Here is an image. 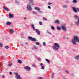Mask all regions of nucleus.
<instances>
[{
	"label": "nucleus",
	"instance_id": "58",
	"mask_svg": "<svg viewBox=\"0 0 79 79\" xmlns=\"http://www.w3.org/2000/svg\"><path fill=\"white\" fill-rule=\"evenodd\" d=\"M11 0V1H13V0Z\"/></svg>",
	"mask_w": 79,
	"mask_h": 79
},
{
	"label": "nucleus",
	"instance_id": "36",
	"mask_svg": "<svg viewBox=\"0 0 79 79\" xmlns=\"http://www.w3.org/2000/svg\"><path fill=\"white\" fill-rule=\"evenodd\" d=\"M65 3H69V2L68 1H66Z\"/></svg>",
	"mask_w": 79,
	"mask_h": 79
},
{
	"label": "nucleus",
	"instance_id": "1",
	"mask_svg": "<svg viewBox=\"0 0 79 79\" xmlns=\"http://www.w3.org/2000/svg\"><path fill=\"white\" fill-rule=\"evenodd\" d=\"M79 38L78 37L75 36L74 37L73 39L72 40L71 42L72 44H73V45H77V43H76V42H77Z\"/></svg>",
	"mask_w": 79,
	"mask_h": 79
},
{
	"label": "nucleus",
	"instance_id": "17",
	"mask_svg": "<svg viewBox=\"0 0 79 79\" xmlns=\"http://www.w3.org/2000/svg\"><path fill=\"white\" fill-rule=\"evenodd\" d=\"M18 63L20 64H21V63H22V61H21V60H18Z\"/></svg>",
	"mask_w": 79,
	"mask_h": 79
},
{
	"label": "nucleus",
	"instance_id": "51",
	"mask_svg": "<svg viewBox=\"0 0 79 79\" xmlns=\"http://www.w3.org/2000/svg\"><path fill=\"white\" fill-rule=\"evenodd\" d=\"M15 2H16V3H18V1H16Z\"/></svg>",
	"mask_w": 79,
	"mask_h": 79
},
{
	"label": "nucleus",
	"instance_id": "13",
	"mask_svg": "<svg viewBox=\"0 0 79 79\" xmlns=\"http://www.w3.org/2000/svg\"><path fill=\"white\" fill-rule=\"evenodd\" d=\"M6 24L7 26H9V25H11V23L10 22H7L6 23Z\"/></svg>",
	"mask_w": 79,
	"mask_h": 79
},
{
	"label": "nucleus",
	"instance_id": "21",
	"mask_svg": "<svg viewBox=\"0 0 79 79\" xmlns=\"http://www.w3.org/2000/svg\"><path fill=\"white\" fill-rule=\"evenodd\" d=\"M62 7L64 8H67L68 6L66 5H64Z\"/></svg>",
	"mask_w": 79,
	"mask_h": 79
},
{
	"label": "nucleus",
	"instance_id": "10",
	"mask_svg": "<svg viewBox=\"0 0 79 79\" xmlns=\"http://www.w3.org/2000/svg\"><path fill=\"white\" fill-rule=\"evenodd\" d=\"M55 23H56V24H59L60 23L58 20H56L55 21Z\"/></svg>",
	"mask_w": 79,
	"mask_h": 79
},
{
	"label": "nucleus",
	"instance_id": "38",
	"mask_svg": "<svg viewBox=\"0 0 79 79\" xmlns=\"http://www.w3.org/2000/svg\"><path fill=\"white\" fill-rule=\"evenodd\" d=\"M39 24L40 25H42V22H39Z\"/></svg>",
	"mask_w": 79,
	"mask_h": 79
},
{
	"label": "nucleus",
	"instance_id": "52",
	"mask_svg": "<svg viewBox=\"0 0 79 79\" xmlns=\"http://www.w3.org/2000/svg\"><path fill=\"white\" fill-rule=\"evenodd\" d=\"M21 46H22V47H23V46H24V45H23V44H21Z\"/></svg>",
	"mask_w": 79,
	"mask_h": 79
},
{
	"label": "nucleus",
	"instance_id": "28",
	"mask_svg": "<svg viewBox=\"0 0 79 79\" xmlns=\"http://www.w3.org/2000/svg\"><path fill=\"white\" fill-rule=\"evenodd\" d=\"M76 2H77V1H76V0H73V3H76Z\"/></svg>",
	"mask_w": 79,
	"mask_h": 79
},
{
	"label": "nucleus",
	"instance_id": "29",
	"mask_svg": "<svg viewBox=\"0 0 79 79\" xmlns=\"http://www.w3.org/2000/svg\"><path fill=\"white\" fill-rule=\"evenodd\" d=\"M12 64H12V63H9L8 64V66H10V67L11 66V65H12Z\"/></svg>",
	"mask_w": 79,
	"mask_h": 79
},
{
	"label": "nucleus",
	"instance_id": "42",
	"mask_svg": "<svg viewBox=\"0 0 79 79\" xmlns=\"http://www.w3.org/2000/svg\"><path fill=\"white\" fill-rule=\"evenodd\" d=\"M48 8L49 9H51V7H50V6H48Z\"/></svg>",
	"mask_w": 79,
	"mask_h": 79
},
{
	"label": "nucleus",
	"instance_id": "16",
	"mask_svg": "<svg viewBox=\"0 0 79 79\" xmlns=\"http://www.w3.org/2000/svg\"><path fill=\"white\" fill-rule=\"evenodd\" d=\"M31 41H32L33 42H35L37 41V40H36V39H35V38H33L31 40Z\"/></svg>",
	"mask_w": 79,
	"mask_h": 79
},
{
	"label": "nucleus",
	"instance_id": "24",
	"mask_svg": "<svg viewBox=\"0 0 79 79\" xmlns=\"http://www.w3.org/2000/svg\"><path fill=\"white\" fill-rule=\"evenodd\" d=\"M0 47H3V44L0 42Z\"/></svg>",
	"mask_w": 79,
	"mask_h": 79
},
{
	"label": "nucleus",
	"instance_id": "43",
	"mask_svg": "<svg viewBox=\"0 0 79 79\" xmlns=\"http://www.w3.org/2000/svg\"><path fill=\"white\" fill-rule=\"evenodd\" d=\"M39 79H44V78H43V77H40Z\"/></svg>",
	"mask_w": 79,
	"mask_h": 79
},
{
	"label": "nucleus",
	"instance_id": "7",
	"mask_svg": "<svg viewBox=\"0 0 79 79\" xmlns=\"http://www.w3.org/2000/svg\"><path fill=\"white\" fill-rule=\"evenodd\" d=\"M72 8L73 9V11L75 13H77V12H79V8H78L76 9L75 7H72Z\"/></svg>",
	"mask_w": 79,
	"mask_h": 79
},
{
	"label": "nucleus",
	"instance_id": "23",
	"mask_svg": "<svg viewBox=\"0 0 79 79\" xmlns=\"http://www.w3.org/2000/svg\"><path fill=\"white\" fill-rule=\"evenodd\" d=\"M34 48H35V49L36 50H37V49H38V47H37V46H36L35 45V46H34Z\"/></svg>",
	"mask_w": 79,
	"mask_h": 79
},
{
	"label": "nucleus",
	"instance_id": "3",
	"mask_svg": "<svg viewBox=\"0 0 79 79\" xmlns=\"http://www.w3.org/2000/svg\"><path fill=\"white\" fill-rule=\"evenodd\" d=\"M58 48H60V46L58 45V44L55 43H54V46H53V48L55 50H58Z\"/></svg>",
	"mask_w": 79,
	"mask_h": 79
},
{
	"label": "nucleus",
	"instance_id": "55",
	"mask_svg": "<svg viewBox=\"0 0 79 79\" xmlns=\"http://www.w3.org/2000/svg\"><path fill=\"white\" fill-rule=\"evenodd\" d=\"M27 43H25V44H26V45H27Z\"/></svg>",
	"mask_w": 79,
	"mask_h": 79
},
{
	"label": "nucleus",
	"instance_id": "11",
	"mask_svg": "<svg viewBox=\"0 0 79 79\" xmlns=\"http://www.w3.org/2000/svg\"><path fill=\"white\" fill-rule=\"evenodd\" d=\"M9 18H13V15L9 14Z\"/></svg>",
	"mask_w": 79,
	"mask_h": 79
},
{
	"label": "nucleus",
	"instance_id": "26",
	"mask_svg": "<svg viewBox=\"0 0 79 79\" xmlns=\"http://www.w3.org/2000/svg\"><path fill=\"white\" fill-rule=\"evenodd\" d=\"M28 39H29V40H32L33 38L32 37L29 36V37H28Z\"/></svg>",
	"mask_w": 79,
	"mask_h": 79
},
{
	"label": "nucleus",
	"instance_id": "35",
	"mask_svg": "<svg viewBox=\"0 0 79 79\" xmlns=\"http://www.w3.org/2000/svg\"><path fill=\"white\" fill-rule=\"evenodd\" d=\"M47 33H48V34H49L50 35H52V33L48 31L47 32Z\"/></svg>",
	"mask_w": 79,
	"mask_h": 79
},
{
	"label": "nucleus",
	"instance_id": "2",
	"mask_svg": "<svg viewBox=\"0 0 79 79\" xmlns=\"http://www.w3.org/2000/svg\"><path fill=\"white\" fill-rule=\"evenodd\" d=\"M31 27L32 28L34 31H35V32L37 33L38 35H40V31H39L38 29H35L34 25L33 24H31Z\"/></svg>",
	"mask_w": 79,
	"mask_h": 79
},
{
	"label": "nucleus",
	"instance_id": "12",
	"mask_svg": "<svg viewBox=\"0 0 79 79\" xmlns=\"http://www.w3.org/2000/svg\"><path fill=\"white\" fill-rule=\"evenodd\" d=\"M74 18L75 19H79V17L76 15H74Z\"/></svg>",
	"mask_w": 79,
	"mask_h": 79
},
{
	"label": "nucleus",
	"instance_id": "57",
	"mask_svg": "<svg viewBox=\"0 0 79 79\" xmlns=\"http://www.w3.org/2000/svg\"><path fill=\"white\" fill-rule=\"evenodd\" d=\"M52 77H53V76H52Z\"/></svg>",
	"mask_w": 79,
	"mask_h": 79
},
{
	"label": "nucleus",
	"instance_id": "30",
	"mask_svg": "<svg viewBox=\"0 0 79 79\" xmlns=\"http://www.w3.org/2000/svg\"><path fill=\"white\" fill-rule=\"evenodd\" d=\"M43 19L44 21H47V19H45V17H43Z\"/></svg>",
	"mask_w": 79,
	"mask_h": 79
},
{
	"label": "nucleus",
	"instance_id": "39",
	"mask_svg": "<svg viewBox=\"0 0 79 79\" xmlns=\"http://www.w3.org/2000/svg\"><path fill=\"white\" fill-rule=\"evenodd\" d=\"M39 13H43V12H42V11H40L39 12Z\"/></svg>",
	"mask_w": 79,
	"mask_h": 79
},
{
	"label": "nucleus",
	"instance_id": "4",
	"mask_svg": "<svg viewBox=\"0 0 79 79\" xmlns=\"http://www.w3.org/2000/svg\"><path fill=\"white\" fill-rule=\"evenodd\" d=\"M61 28L64 32H66L67 31V28L66 27V25L65 24L62 25V26L61 27Z\"/></svg>",
	"mask_w": 79,
	"mask_h": 79
},
{
	"label": "nucleus",
	"instance_id": "27",
	"mask_svg": "<svg viewBox=\"0 0 79 79\" xmlns=\"http://www.w3.org/2000/svg\"><path fill=\"white\" fill-rule=\"evenodd\" d=\"M29 4H30V5H34V2H31L30 3H29Z\"/></svg>",
	"mask_w": 79,
	"mask_h": 79
},
{
	"label": "nucleus",
	"instance_id": "50",
	"mask_svg": "<svg viewBox=\"0 0 79 79\" xmlns=\"http://www.w3.org/2000/svg\"><path fill=\"white\" fill-rule=\"evenodd\" d=\"M40 66H42L43 65V64L42 63H41L40 64Z\"/></svg>",
	"mask_w": 79,
	"mask_h": 79
},
{
	"label": "nucleus",
	"instance_id": "31",
	"mask_svg": "<svg viewBox=\"0 0 79 79\" xmlns=\"http://www.w3.org/2000/svg\"><path fill=\"white\" fill-rule=\"evenodd\" d=\"M5 48L6 49H8V48H9V47L8 46H6L5 47Z\"/></svg>",
	"mask_w": 79,
	"mask_h": 79
},
{
	"label": "nucleus",
	"instance_id": "53",
	"mask_svg": "<svg viewBox=\"0 0 79 79\" xmlns=\"http://www.w3.org/2000/svg\"><path fill=\"white\" fill-rule=\"evenodd\" d=\"M52 76H53L54 75H55V74L53 73H52Z\"/></svg>",
	"mask_w": 79,
	"mask_h": 79
},
{
	"label": "nucleus",
	"instance_id": "48",
	"mask_svg": "<svg viewBox=\"0 0 79 79\" xmlns=\"http://www.w3.org/2000/svg\"><path fill=\"white\" fill-rule=\"evenodd\" d=\"M24 19H25V20H27V17H25L24 18Z\"/></svg>",
	"mask_w": 79,
	"mask_h": 79
},
{
	"label": "nucleus",
	"instance_id": "14",
	"mask_svg": "<svg viewBox=\"0 0 79 79\" xmlns=\"http://www.w3.org/2000/svg\"><path fill=\"white\" fill-rule=\"evenodd\" d=\"M57 29L58 31H60V30H61V27L60 26H57Z\"/></svg>",
	"mask_w": 79,
	"mask_h": 79
},
{
	"label": "nucleus",
	"instance_id": "6",
	"mask_svg": "<svg viewBox=\"0 0 79 79\" xmlns=\"http://www.w3.org/2000/svg\"><path fill=\"white\" fill-rule=\"evenodd\" d=\"M27 9L28 11H32V8L31 7V5L30 4H28L27 5Z\"/></svg>",
	"mask_w": 79,
	"mask_h": 79
},
{
	"label": "nucleus",
	"instance_id": "18",
	"mask_svg": "<svg viewBox=\"0 0 79 79\" xmlns=\"http://www.w3.org/2000/svg\"><path fill=\"white\" fill-rule=\"evenodd\" d=\"M78 22L76 23V25H79V18L77 19Z\"/></svg>",
	"mask_w": 79,
	"mask_h": 79
},
{
	"label": "nucleus",
	"instance_id": "49",
	"mask_svg": "<svg viewBox=\"0 0 79 79\" xmlns=\"http://www.w3.org/2000/svg\"><path fill=\"white\" fill-rule=\"evenodd\" d=\"M5 77V76L4 75H2V78H4V77Z\"/></svg>",
	"mask_w": 79,
	"mask_h": 79
},
{
	"label": "nucleus",
	"instance_id": "22",
	"mask_svg": "<svg viewBox=\"0 0 79 79\" xmlns=\"http://www.w3.org/2000/svg\"><path fill=\"white\" fill-rule=\"evenodd\" d=\"M35 9H36V10H37L38 11H40V8L39 7H35Z\"/></svg>",
	"mask_w": 79,
	"mask_h": 79
},
{
	"label": "nucleus",
	"instance_id": "5",
	"mask_svg": "<svg viewBox=\"0 0 79 79\" xmlns=\"http://www.w3.org/2000/svg\"><path fill=\"white\" fill-rule=\"evenodd\" d=\"M14 74L15 75V77L17 79H21L20 75L18 74V73L15 72L14 73Z\"/></svg>",
	"mask_w": 79,
	"mask_h": 79
},
{
	"label": "nucleus",
	"instance_id": "15",
	"mask_svg": "<svg viewBox=\"0 0 79 79\" xmlns=\"http://www.w3.org/2000/svg\"><path fill=\"white\" fill-rule=\"evenodd\" d=\"M3 8L4 10H6V11H8V10H9V9L6 7H4Z\"/></svg>",
	"mask_w": 79,
	"mask_h": 79
},
{
	"label": "nucleus",
	"instance_id": "61",
	"mask_svg": "<svg viewBox=\"0 0 79 79\" xmlns=\"http://www.w3.org/2000/svg\"><path fill=\"white\" fill-rule=\"evenodd\" d=\"M1 65L0 64V66Z\"/></svg>",
	"mask_w": 79,
	"mask_h": 79
},
{
	"label": "nucleus",
	"instance_id": "19",
	"mask_svg": "<svg viewBox=\"0 0 79 79\" xmlns=\"http://www.w3.org/2000/svg\"><path fill=\"white\" fill-rule=\"evenodd\" d=\"M10 33H13V30L12 29H10Z\"/></svg>",
	"mask_w": 79,
	"mask_h": 79
},
{
	"label": "nucleus",
	"instance_id": "45",
	"mask_svg": "<svg viewBox=\"0 0 79 79\" xmlns=\"http://www.w3.org/2000/svg\"><path fill=\"white\" fill-rule=\"evenodd\" d=\"M10 75H11V74H12V72H10Z\"/></svg>",
	"mask_w": 79,
	"mask_h": 79
},
{
	"label": "nucleus",
	"instance_id": "56",
	"mask_svg": "<svg viewBox=\"0 0 79 79\" xmlns=\"http://www.w3.org/2000/svg\"><path fill=\"white\" fill-rule=\"evenodd\" d=\"M2 59H3V57H2Z\"/></svg>",
	"mask_w": 79,
	"mask_h": 79
},
{
	"label": "nucleus",
	"instance_id": "60",
	"mask_svg": "<svg viewBox=\"0 0 79 79\" xmlns=\"http://www.w3.org/2000/svg\"><path fill=\"white\" fill-rule=\"evenodd\" d=\"M0 4H1V3H0Z\"/></svg>",
	"mask_w": 79,
	"mask_h": 79
},
{
	"label": "nucleus",
	"instance_id": "40",
	"mask_svg": "<svg viewBox=\"0 0 79 79\" xmlns=\"http://www.w3.org/2000/svg\"><path fill=\"white\" fill-rule=\"evenodd\" d=\"M52 3H50V2L48 3V5H52Z\"/></svg>",
	"mask_w": 79,
	"mask_h": 79
},
{
	"label": "nucleus",
	"instance_id": "20",
	"mask_svg": "<svg viewBox=\"0 0 79 79\" xmlns=\"http://www.w3.org/2000/svg\"><path fill=\"white\" fill-rule=\"evenodd\" d=\"M45 60L46 61H47L48 63H50V60L47 59H45Z\"/></svg>",
	"mask_w": 79,
	"mask_h": 79
},
{
	"label": "nucleus",
	"instance_id": "37",
	"mask_svg": "<svg viewBox=\"0 0 79 79\" xmlns=\"http://www.w3.org/2000/svg\"><path fill=\"white\" fill-rule=\"evenodd\" d=\"M65 72L66 73H67V74H68V73H69V71L68 70H65Z\"/></svg>",
	"mask_w": 79,
	"mask_h": 79
},
{
	"label": "nucleus",
	"instance_id": "59",
	"mask_svg": "<svg viewBox=\"0 0 79 79\" xmlns=\"http://www.w3.org/2000/svg\"><path fill=\"white\" fill-rule=\"evenodd\" d=\"M66 79V78H65V79Z\"/></svg>",
	"mask_w": 79,
	"mask_h": 79
},
{
	"label": "nucleus",
	"instance_id": "41",
	"mask_svg": "<svg viewBox=\"0 0 79 79\" xmlns=\"http://www.w3.org/2000/svg\"><path fill=\"white\" fill-rule=\"evenodd\" d=\"M29 0V1L31 2H33V0Z\"/></svg>",
	"mask_w": 79,
	"mask_h": 79
},
{
	"label": "nucleus",
	"instance_id": "47",
	"mask_svg": "<svg viewBox=\"0 0 79 79\" xmlns=\"http://www.w3.org/2000/svg\"><path fill=\"white\" fill-rule=\"evenodd\" d=\"M41 60V59L40 58H38V60Z\"/></svg>",
	"mask_w": 79,
	"mask_h": 79
},
{
	"label": "nucleus",
	"instance_id": "46",
	"mask_svg": "<svg viewBox=\"0 0 79 79\" xmlns=\"http://www.w3.org/2000/svg\"><path fill=\"white\" fill-rule=\"evenodd\" d=\"M32 66L33 67H35V64H33V65H32Z\"/></svg>",
	"mask_w": 79,
	"mask_h": 79
},
{
	"label": "nucleus",
	"instance_id": "8",
	"mask_svg": "<svg viewBox=\"0 0 79 79\" xmlns=\"http://www.w3.org/2000/svg\"><path fill=\"white\" fill-rule=\"evenodd\" d=\"M24 68L25 69H26L27 70V71H28L31 70V68L28 66H26Z\"/></svg>",
	"mask_w": 79,
	"mask_h": 79
},
{
	"label": "nucleus",
	"instance_id": "32",
	"mask_svg": "<svg viewBox=\"0 0 79 79\" xmlns=\"http://www.w3.org/2000/svg\"><path fill=\"white\" fill-rule=\"evenodd\" d=\"M35 44H36V45H39L40 44H39V43L38 42H36Z\"/></svg>",
	"mask_w": 79,
	"mask_h": 79
},
{
	"label": "nucleus",
	"instance_id": "62",
	"mask_svg": "<svg viewBox=\"0 0 79 79\" xmlns=\"http://www.w3.org/2000/svg\"><path fill=\"white\" fill-rule=\"evenodd\" d=\"M0 49H1V48H0Z\"/></svg>",
	"mask_w": 79,
	"mask_h": 79
},
{
	"label": "nucleus",
	"instance_id": "9",
	"mask_svg": "<svg viewBox=\"0 0 79 79\" xmlns=\"http://www.w3.org/2000/svg\"><path fill=\"white\" fill-rule=\"evenodd\" d=\"M74 59L77 61H79V55H77L75 56Z\"/></svg>",
	"mask_w": 79,
	"mask_h": 79
},
{
	"label": "nucleus",
	"instance_id": "44",
	"mask_svg": "<svg viewBox=\"0 0 79 79\" xmlns=\"http://www.w3.org/2000/svg\"><path fill=\"white\" fill-rule=\"evenodd\" d=\"M32 12L33 13H34L35 15L37 14V13L34 11H33Z\"/></svg>",
	"mask_w": 79,
	"mask_h": 79
},
{
	"label": "nucleus",
	"instance_id": "25",
	"mask_svg": "<svg viewBox=\"0 0 79 79\" xmlns=\"http://www.w3.org/2000/svg\"><path fill=\"white\" fill-rule=\"evenodd\" d=\"M51 27L52 29V30H54V29H55V27H53V26H51Z\"/></svg>",
	"mask_w": 79,
	"mask_h": 79
},
{
	"label": "nucleus",
	"instance_id": "33",
	"mask_svg": "<svg viewBox=\"0 0 79 79\" xmlns=\"http://www.w3.org/2000/svg\"><path fill=\"white\" fill-rule=\"evenodd\" d=\"M41 68L42 69H45V67L44 66H42L41 67Z\"/></svg>",
	"mask_w": 79,
	"mask_h": 79
},
{
	"label": "nucleus",
	"instance_id": "54",
	"mask_svg": "<svg viewBox=\"0 0 79 79\" xmlns=\"http://www.w3.org/2000/svg\"><path fill=\"white\" fill-rule=\"evenodd\" d=\"M77 42H78V43H79V39H78V40Z\"/></svg>",
	"mask_w": 79,
	"mask_h": 79
},
{
	"label": "nucleus",
	"instance_id": "34",
	"mask_svg": "<svg viewBox=\"0 0 79 79\" xmlns=\"http://www.w3.org/2000/svg\"><path fill=\"white\" fill-rule=\"evenodd\" d=\"M43 45L44 46H46V44L45 43V42H44L43 43Z\"/></svg>",
	"mask_w": 79,
	"mask_h": 79
}]
</instances>
